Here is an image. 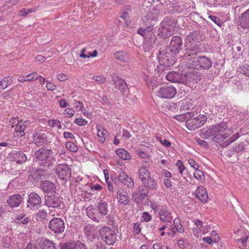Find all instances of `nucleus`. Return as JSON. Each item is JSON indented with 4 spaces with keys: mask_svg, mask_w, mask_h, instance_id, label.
<instances>
[{
    "mask_svg": "<svg viewBox=\"0 0 249 249\" xmlns=\"http://www.w3.org/2000/svg\"><path fill=\"white\" fill-rule=\"evenodd\" d=\"M184 54V58L188 60V64L190 68L196 69L208 70L212 67V62L207 57L196 56V53Z\"/></svg>",
    "mask_w": 249,
    "mask_h": 249,
    "instance_id": "obj_1",
    "label": "nucleus"
},
{
    "mask_svg": "<svg viewBox=\"0 0 249 249\" xmlns=\"http://www.w3.org/2000/svg\"><path fill=\"white\" fill-rule=\"evenodd\" d=\"M35 156L39 164L43 166L52 167L56 161L53 151L46 148H41L36 151Z\"/></svg>",
    "mask_w": 249,
    "mask_h": 249,
    "instance_id": "obj_2",
    "label": "nucleus"
},
{
    "mask_svg": "<svg viewBox=\"0 0 249 249\" xmlns=\"http://www.w3.org/2000/svg\"><path fill=\"white\" fill-rule=\"evenodd\" d=\"M169 47H162L159 51L157 59L161 65L165 67H170L175 63L174 54Z\"/></svg>",
    "mask_w": 249,
    "mask_h": 249,
    "instance_id": "obj_3",
    "label": "nucleus"
},
{
    "mask_svg": "<svg viewBox=\"0 0 249 249\" xmlns=\"http://www.w3.org/2000/svg\"><path fill=\"white\" fill-rule=\"evenodd\" d=\"M139 177L143 184L149 187L150 190H155L157 189V184L153 178L150 176L149 170L144 167L140 168L139 171Z\"/></svg>",
    "mask_w": 249,
    "mask_h": 249,
    "instance_id": "obj_4",
    "label": "nucleus"
},
{
    "mask_svg": "<svg viewBox=\"0 0 249 249\" xmlns=\"http://www.w3.org/2000/svg\"><path fill=\"white\" fill-rule=\"evenodd\" d=\"M99 233L102 240L108 245H113L116 240L114 231L108 227H104L100 229Z\"/></svg>",
    "mask_w": 249,
    "mask_h": 249,
    "instance_id": "obj_5",
    "label": "nucleus"
},
{
    "mask_svg": "<svg viewBox=\"0 0 249 249\" xmlns=\"http://www.w3.org/2000/svg\"><path fill=\"white\" fill-rule=\"evenodd\" d=\"M173 30V28L171 25L170 20L168 18H165L160 23L158 35L161 38L165 39L172 36Z\"/></svg>",
    "mask_w": 249,
    "mask_h": 249,
    "instance_id": "obj_6",
    "label": "nucleus"
},
{
    "mask_svg": "<svg viewBox=\"0 0 249 249\" xmlns=\"http://www.w3.org/2000/svg\"><path fill=\"white\" fill-rule=\"evenodd\" d=\"M176 88L171 85H165L160 87L156 92L157 95L163 98H172L176 94Z\"/></svg>",
    "mask_w": 249,
    "mask_h": 249,
    "instance_id": "obj_7",
    "label": "nucleus"
},
{
    "mask_svg": "<svg viewBox=\"0 0 249 249\" xmlns=\"http://www.w3.org/2000/svg\"><path fill=\"white\" fill-rule=\"evenodd\" d=\"M55 172L59 179L68 180L71 177V169L68 164H59L56 167Z\"/></svg>",
    "mask_w": 249,
    "mask_h": 249,
    "instance_id": "obj_8",
    "label": "nucleus"
},
{
    "mask_svg": "<svg viewBox=\"0 0 249 249\" xmlns=\"http://www.w3.org/2000/svg\"><path fill=\"white\" fill-rule=\"evenodd\" d=\"M42 202L41 197L37 193L32 192L28 195L26 208L36 210L41 206Z\"/></svg>",
    "mask_w": 249,
    "mask_h": 249,
    "instance_id": "obj_9",
    "label": "nucleus"
},
{
    "mask_svg": "<svg viewBox=\"0 0 249 249\" xmlns=\"http://www.w3.org/2000/svg\"><path fill=\"white\" fill-rule=\"evenodd\" d=\"M207 120V118L206 116L199 115L191 120L187 121L186 125L189 130H194L203 125L206 122Z\"/></svg>",
    "mask_w": 249,
    "mask_h": 249,
    "instance_id": "obj_10",
    "label": "nucleus"
},
{
    "mask_svg": "<svg viewBox=\"0 0 249 249\" xmlns=\"http://www.w3.org/2000/svg\"><path fill=\"white\" fill-rule=\"evenodd\" d=\"M111 78L115 85V88L119 90L123 95H127L129 89L125 81L122 78H119L115 73L111 75Z\"/></svg>",
    "mask_w": 249,
    "mask_h": 249,
    "instance_id": "obj_11",
    "label": "nucleus"
},
{
    "mask_svg": "<svg viewBox=\"0 0 249 249\" xmlns=\"http://www.w3.org/2000/svg\"><path fill=\"white\" fill-rule=\"evenodd\" d=\"M152 12L153 13L157 15L159 12V10H157L156 8L153 7L152 11L147 13V15L144 16L142 18L143 22L145 23H150V25L147 26L145 28H144L147 34L154 33L152 31L154 24L152 22L157 20V17L152 14Z\"/></svg>",
    "mask_w": 249,
    "mask_h": 249,
    "instance_id": "obj_12",
    "label": "nucleus"
},
{
    "mask_svg": "<svg viewBox=\"0 0 249 249\" xmlns=\"http://www.w3.org/2000/svg\"><path fill=\"white\" fill-rule=\"evenodd\" d=\"M12 127L14 128L15 132L14 134L16 137H22L25 135L24 130L26 127L25 124V122H19L16 118H13L11 120Z\"/></svg>",
    "mask_w": 249,
    "mask_h": 249,
    "instance_id": "obj_13",
    "label": "nucleus"
},
{
    "mask_svg": "<svg viewBox=\"0 0 249 249\" xmlns=\"http://www.w3.org/2000/svg\"><path fill=\"white\" fill-rule=\"evenodd\" d=\"M49 228L54 233H61L65 229L64 221L59 218H53L49 222Z\"/></svg>",
    "mask_w": 249,
    "mask_h": 249,
    "instance_id": "obj_14",
    "label": "nucleus"
},
{
    "mask_svg": "<svg viewBox=\"0 0 249 249\" xmlns=\"http://www.w3.org/2000/svg\"><path fill=\"white\" fill-rule=\"evenodd\" d=\"M168 81L174 83H184L186 81V76L179 72L171 71L166 75Z\"/></svg>",
    "mask_w": 249,
    "mask_h": 249,
    "instance_id": "obj_15",
    "label": "nucleus"
},
{
    "mask_svg": "<svg viewBox=\"0 0 249 249\" xmlns=\"http://www.w3.org/2000/svg\"><path fill=\"white\" fill-rule=\"evenodd\" d=\"M182 45V40L180 36H176L172 38L170 41V46H165L169 47L171 51L175 54L178 53L181 49Z\"/></svg>",
    "mask_w": 249,
    "mask_h": 249,
    "instance_id": "obj_16",
    "label": "nucleus"
},
{
    "mask_svg": "<svg viewBox=\"0 0 249 249\" xmlns=\"http://www.w3.org/2000/svg\"><path fill=\"white\" fill-rule=\"evenodd\" d=\"M61 202L60 197L56 195L47 196L45 198V205L48 207L57 208L60 206Z\"/></svg>",
    "mask_w": 249,
    "mask_h": 249,
    "instance_id": "obj_17",
    "label": "nucleus"
},
{
    "mask_svg": "<svg viewBox=\"0 0 249 249\" xmlns=\"http://www.w3.org/2000/svg\"><path fill=\"white\" fill-rule=\"evenodd\" d=\"M86 212L89 217L94 221L99 222L104 220V216H102L98 209L94 208L92 206L87 207Z\"/></svg>",
    "mask_w": 249,
    "mask_h": 249,
    "instance_id": "obj_18",
    "label": "nucleus"
},
{
    "mask_svg": "<svg viewBox=\"0 0 249 249\" xmlns=\"http://www.w3.org/2000/svg\"><path fill=\"white\" fill-rule=\"evenodd\" d=\"M171 228L170 231L167 233L172 237H174L177 232L183 233L184 231L179 218H175L174 220L173 225L171 226Z\"/></svg>",
    "mask_w": 249,
    "mask_h": 249,
    "instance_id": "obj_19",
    "label": "nucleus"
},
{
    "mask_svg": "<svg viewBox=\"0 0 249 249\" xmlns=\"http://www.w3.org/2000/svg\"><path fill=\"white\" fill-rule=\"evenodd\" d=\"M40 188L43 192L46 193H53L55 192L56 187L54 183L49 180H44L41 182Z\"/></svg>",
    "mask_w": 249,
    "mask_h": 249,
    "instance_id": "obj_20",
    "label": "nucleus"
},
{
    "mask_svg": "<svg viewBox=\"0 0 249 249\" xmlns=\"http://www.w3.org/2000/svg\"><path fill=\"white\" fill-rule=\"evenodd\" d=\"M22 199L19 194H14L9 197L7 203L11 208L17 207L20 204Z\"/></svg>",
    "mask_w": 249,
    "mask_h": 249,
    "instance_id": "obj_21",
    "label": "nucleus"
},
{
    "mask_svg": "<svg viewBox=\"0 0 249 249\" xmlns=\"http://www.w3.org/2000/svg\"><path fill=\"white\" fill-rule=\"evenodd\" d=\"M33 141L35 144L40 146L47 142V137L44 134L35 132L33 134Z\"/></svg>",
    "mask_w": 249,
    "mask_h": 249,
    "instance_id": "obj_22",
    "label": "nucleus"
},
{
    "mask_svg": "<svg viewBox=\"0 0 249 249\" xmlns=\"http://www.w3.org/2000/svg\"><path fill=\"white\" fill-rule=\"evenodd\" d=\"M119 180L124 185L128 187H133L134 186V181L132 178L129 177L124 173H121L118 177Z\"/></svg>",
    "mask_w": 249,
    "mask_h": 249,
    "instance_id": "obj_23",
    "label": "nucleus"
},
{
    "mask_svg": "<svg viewBox=\"0 0 249 249\" xmlns=\"http://www.w3.org/2000/svg\"><path fill=\"white\" fill-rule=\"evenodd\" d=\"M185 76H186V80H189L193 83H197L202 79L200 73L197 71L189 72L186 74Z\"/></svg>",
    "mask_w": 249,
    "mask_h": 249,
    "instance_id": "obj_24",
    "label": "nucleus"
},
{
    "mask_svg": "<svg viewBox=\"0 0 249 249\" xmlns=\"http://www.w3.org/2000/svg\"><path fill=\"white\" fill-rule=\"evenodd\" d=\"M238 22L241 27L249 28V9L239 18Z\"/></svg>",
    "mask_w": 249,
    "mask_h": 249,
    "instance_id": "obj_25",
    "label": "nucleus"
},
{
    "mask_svg": "<svg viewBox=\"0 0 249 249\" xmlns=\"http://www.w3.org/2000/svg\"><path fill=\"white\" fill-rule=\"evenodd\" d=\"M196 196L203 203L206 202L208 196L206 189L203 186L198 187L196 190Z\"/></svg>",
    "mask_w": 249,
    "mask_h": 249,
    "instance_id": "obj_26",
    "label": "nucleus"
},
{
    "mask_svg": "<svg viewBox=\"0 0 249 249\" xmlns=\"http://www.w3.org/2000/svg\"><path fill=\"white\" fill-rule=\"evenodd\" d=\"M159 215L160 220L164 222L170 223L173 219L171 213L164 209L160 211Z\"/></svg>",
    "mask_w": 249,
    "mask_h": 249,
    "instance_id": "obj_27",
    "label": "nucleus"
},
{
    "mask_svg": "<svg viewBox=\"0 0 249 249\" xmlns=\"http://www.w3.org/2000/svg\"><path fill=\"white\" fill-rule=\"evenodd\" d=\"M40 243L42 246L41 249H57L56 244L49 239H41Z\"/></svg>",
    "mask_w": 249,
    "mask_h": 249,
    "instance_id": "obj_28",
    "label": "nucleus"
},
{
    "mask_svg": "<svg viewBox=\"0 0 249 249\" xmlns=\"http://www.w3.org/2000/svg\"><path fill=\"white\" fill-rule=\"evenodd\" d=\"M166 7L167 11L171 13L180 12L182 10L180 5L177 3H170L167 4Z\"/></svg>",
    "mask_w": 249,
    "mask_h": 249,
    "instance_id": "obj_29",
    "label": "nucleus"
},
{
    "mask_svg": "<svg viewBox=\"0 0 249 249\" xmlns=\"http://www.w3.org/2000/svg\"><path fill=\"white\" fill-rule=\"evenodd\" d=\"M13 154L15 160L17 161V163L18 164L26 161L27 160L25 154L22 152L17 151L13 153Z\"/></svg>",
    "mask_w": 249,
    "mask_h": 249,
    "instance_id": "obj_30",
    "label": "nucleus"
},
{
    "mask_svg": "<svg viewBox=\"0 0 249 249\" xmlns=\"http://www.w3.org/2000/svg\"><path fill=\"white\" fill-rule=\"evenodd\" d=\"M107 208L108 204L105 201H101L98 204V210L100 214L102 215V216L108 214V210Z\"/></svg>",
    "mask_w": 249,
    "mask_h": 249,
    "instance_id": "obj_31",
    "label": "nucleus"
},
{
    "mask_svg": "<svg viewBox=\"0 0 249 249\" xmlns=\"http://www.w3.org/2000/svg\"><path fill=\"white\" fill-rule=\"evenodd\" d=\"M116 153L123 160H128L130 159L129 153L124 149H117L116 150Z\"/></svg>",
    "mask_w": 249,
    "mask_h": 249,
    "instance_id": "obj_32",
    "label": "nucleus"
},
{
    "mask_svg": "<svg viewBox=\"0 0 249 249\" xmlns=\"http://www.w3.org/2000/svg\"><path fill=\"white\" fill-rule=\"evenodd\" d=\"M117 197L118 199L119 202L124 204V205H126L129 203V201L127 195L123 194L120 191L117 192Z\"/></svg>",
    "mask_w": 249,
    "mask_h": 249,
    "instance_id": "obj_33",
    "label": "nucleus"
},
{
    "mask_svg": "<svg viewBox=\"0 0 249 249\" xmlns=\"http://www.w3.org/2000/svg\"><path fill=\"white\" fill-rule=\"evenodd\" d=\"M216 133H217V132L215 126L202 132V135L205 139H207L213 136H214Z\"/></svg>",
    "mask_w": 249,
    "mask_h": 249,
    "instance_id": "obj_34",
    "label": "nucleus"
},
{
    "mask_svg": "<svg viewBox=\"0 0 249 249\" xmlns=\"http://www.w3.org/2000/svg\"><path fill=\"white\" fill-rule=\"evenodd\" d=\"M114 55L117 59L123 62H127L128 60V55L125 52L119 51L115 53Z\"/></svg>",
    "mask_w": 249,
    "mask_h": 249,
    "instance_id": "obj_35",
    "label": "nucleus"
},
{
    "mask_svg": "<svg viewBox=\"0 0 249 249\" xmlns=\"http://www.w3.org/2000/svg\"><path fill=\"white\" fill-rule=\"evenodd\" d=\"M229 136L230 133H225L223 135L218 133L213 138L212 140L216 143H221L225 140Z\"/></svg>",
    "mask_w": 249,
    "mask_h": 249,
    "instance_id": "obj_36",
    "label": "nucleus"
},
{
    "mask_svg": "<svg viewBox=\"0 0 249 249\" xmlns=\"http://www.w3.org/2000/svg\"><path fill=\"white\" fill-rule=\"evenodd\" d=\"M46 175V171L44 169H37L36 170L33 174V178L35 179L38 180L39 179L43 178H45Z\"/></svg>",
    "mask_w": 249,
    "mask_h": 249,
    "instance_id": "obj_37",
    "label": "nucleus"
},
{
    "mask_svg": "<svg viewBox=\"0 0 249 249\" xmlns=\"http://www.w3.org/2000/svg\"><path fill=\"white\" fill-rule=\"evenodd\" d=\"M148 189H150L149 187L146 186L145 184H143V185L140 186L139 187L138 191L142 199L147 196L148 193Z\"/></svg>",
    "mask_w": 249,
    "mask_h": 249,
    "instance_id": "obj_38",
    "label": "nucleus"
},
{
    "mask_svg": "<svg viewBox=\"0 0 249 249\" xmlns=\"http://www.w3.org/2000/svg\"><path fill=\"white\" fill-rule=\"evenodd\" d=\"M239 137L238 133H235L232 137L229 138L225 142H224L221 145L222 147H226L229 145L230 143L237 140Z\"/></svg>",
    "mask_w": 249,
    "mask_h": 249,
    "instance_id": "obj_39",
    "label": "nucleus"
},
{
    "mask_svg": "<svg viewBox=\"0 0 249 249\" xmlns=\"http://www.w3.org/2000/svg\"><path fill=\"white\" fill-rule=\"evenodd\" d=\"M96 128L98 131L97 136L100 139V141L103 143L105 141V138L104 136L107 133V131L104 129H103V130L101 131L100 129V126L98 125H97Z\"/></svg>",
    "mask_w": 249,
    "mask_h": 249,
    "instance_id": "obj_40",
    "label": "nucleus"
},
{
    "mask_svg": "<svg viewBox=\"0 0 249 249\" xmlns=\"http://www.w3.org/2000/svg\"><path fill=\"white\" fill-rule=\"evenodd\" d=\"M216 129L217 133H221L224 132L227 128V123L226 122H222L221 123L214 126Z\"/></svg>",
    "mask_w": 249,
    "mask_h": 249,
    "instance_id": "obj_41",
    "label": "nucleus"
},
{
    "mask_svg": "<svg viewBox=\"0 0 249 249\" xmlns=\"http://www.w3.org/2000/svg\"><path fill=\"white\" fill-rule=\"evenodd\" d=\"M34 75H35V74L30 73L28 74L26 76H19L18 80L20 83H23L26 81H32L34 80Z\"/></svg>",
    "mask_w": 249,
    "mask_h": 249,
    "instance_id": "obj_42",
    "label": "nucleus"
},
{
    "mask_svg": "<svg viewBox=\"0 0 249 249\" xmlns=\"http://www.w3.org/2000/svg\"><path fill=\"white\" fill-rule=\"evenodd\" d=\"M11 83L9 77H5L0 81V89L3 90L5 89Z\"/></svg>",
    "mask_w": 249,
    "mask_h": 249,
    "instance_id": "obj_43",
    "label": "nucleus"
},
{
    "mask_svg": "<svg viewBox=\"0 0 249 249\" xmlns=\"http://www.w3.org/2000/svg\"><path fill=\"white\" fill-rule=\"evenodd\" d=\"M66 148L70 151L75 152L77 151L78 148L76 144H75L73 142H68L66 144Z\"/></svg>",
    "mask_w": 249,
    "mask_h": 249,
    "instance_id": "obj_44",
    "label": "nucleus"
},
{
    "mask_svg": "<svg viewBox=\"0 0 249 249\" xmlns=\"http://www.w3.org/2000/svg\"><path fill=\"white\" fill-rule=\"evenodd\" d=\"M150 39H144V42L145 45L149 49L152 48L154 47L156 43V37H153V38H149Z\"/></svg>",
    "mask_w": 249,
    "mask_h": 249,
    "instance_id": "obj_45",
    "label": "nucleus"
},
{
    "mask_svg": "<svg viewBox=\"0 0 249 249\" xmlns=\"http://www.w3.org/2000/svg\"><path fill=\"white\" fill-rule=\"evenodd\" d=\"M209 18L219 27L222 26L223 24V21L217 17L211 15L209 16Z\"/></svg>",
    "mask_w": 249,
    "mask_h": 249,
    "instance_id": "obj_46",
    "label": "nucleus"
},
{
    "mask_svg": "<svg viewBox=\"0 0 249 249\" xmlns=\"http://www.w3.org/2000/svg\"><path fill=\"white\" fill-rule=\"evenodd\" d=\"M84 231L85 235L89 237L93 233V228L91 225H88L84 228Z\"/></svg>",
    "mask_w": 249,
    "mask_h": 249,
    "instance_id": "obj_47",
    "label": "nucleus"
},
{
    "mask_svg": "<svg viewBox=\"0 0 249 249\" xmlns=\"http://www.w3.org/2000/svg\"><path fill=\"white\" fill-rule=\"evenodd\" d=\"M47 216V213L45 210L39 211L36 213L37 220L45 219Z\"/></svg>",
    "mask_w": 249,
    "mask_h": 249,
    "instance_id": "obj_48",
    "label": "nucleus"
},
{
    "mask_svg": "<svg viewBox=\"0 0 249 249\" xmlns=\"http://www.w3.org/2000/svg\"><path fill=\"white\" fill-rule=\"evenodd\" d=\"M62 249H74V242H66L61 245Z\"/></svg>",
    "mask_w": 249,
    "mask_h": 249,
    "instance_id": "obj_49",
    "label": "nucleus"
},
{
    "mask_svg": "<svg viewBox=\"0 0 249 249\" xmlns=\"http://www.w3.org/2000/svg\"><path fill=\"white\" fill-rule=\"evenodd\" d=\"M245 149V145L243 142H241L233 147V151L236 153H239Z\"/></svg>",
    "mask_w": 249,
    "mask_h": 249,
    "instance_id": "obj_50",
    "label": "nucleus"
},
{
    "mask_svg": "<svg viewBox=\"0 0 249 249\" xmlns=\"http://www.w3.org/2000/svg\"><path fill=\"white\" fill-rule=\"evenodd\" d=\"M194 177L199 180H201L204 178V173L200 170L196 171L194 173Z\"/></svg>",
    "mask_w": 249,
    "mask_h": 249,
    "instance_id": "obj_51",
    "label": "nucleus"
},
{
    "mask_svg": "<svg viewBox=\"0 0 249 249\" xmlns=\"http://www.w3.org/2000/svg\"><path fill=\"white\" fill-rule=\"evenodd\" d=\"M74 123L79 126H85L88 124V121L82 118H77L76 119Z\"/></svg>",
    "mask_w": 249,
    "mask_h": 249,
    "instance_id": "obj_52",
    "label": "nucleus"
},
{
    "mask_svg": "<svg viewBox=\"0 0 249 249\" xmlns=\"http://www.w3.org/2000/svg\"><path fill=\"white\" fill-rule=\"evenodd\" d=\"M197 37V34L196 31H194L191 32L189 35H188L187 37V41H189L190 43L192 41H194L196 39Z\"/></svg>",
    "mask_w": 249,
    "mask_h": 249,
    "instance_id": "obj_53",
    "label": "nucleus"
},
{
    "mask_svg": "<svg viewBox=\"0 0 249 249\" xmlns=\"http://www.w3.org/2000/svg\"><path fill=\"white\" fill-rule=\"evenodd\" d=\"M74 249H87L86 245L80 241L74 242Z\"/></svg>",
    "mask_w": 249,
    "mask_h": 249,
    "instance_id": "obj_54",
    "label": "nucleus"
},
{
    "mask_svg": "<svg viewBox=\"0 0 249 249\" xmlns=\"http://www.w3.org/2000/svg\"><path fill=\"white\" fill-rule=\"evenodd\" d=\"M157 139L158 141H159L163 145L166 147H169L171 146V142L167 140H162V139L160 137H157Z\"/></svg>",
    "mask_w": 249,
    "mask_h": 249,
    "instance_id": "obj_55",
    "label": "nucleus"
},
{
    "mask_svg": "<svg viewBox=\"0 0 249 249\" xmlns=\"http://www.w3.org/2000/svg\"><path fill=\"white\" fill-rule=\"evenodd\" d=\"M91 249H106V247L102 243L97 242L91 246Z\"/></svg>",
    "mask_w": 249,
    "mask_h": 249,
    "instance_id": "obj_56",
    "label": "nucleus"
},
{
    "mask_svg": "<svg viewBox=\"0 0 249 249\" xmlns=\"http://www.w3.org/2000/svg\"><path fill=\"white\" fill-rule=\"evenodd\" d=\"M241 72L243 73L245 75L249 77V65H243L241 68Z\"/></svg>",
    "mask_w": 249,
    "mask_h": 249,
    "instance_id": "obj_57",
    "label": "nucleus"
},
{
    "mask_svg": "<svg viewBox=\"0 0 249 249\" xmlns=\"http://www.w3.org/2000/svg\"><path fill=\"white\" fill-rule=\"evenodd\" d=\"M34 10L32 9H25L23 8L21 9L19 13H20V15L21 16H25L27 14L33 12Z\"/></svg>",
    "mask_w": 249,
    "mask_h": 249,
    "instance_id": "obj_58",
    "label": "nucleus"
},
{
    "mask_svg": "<svg viewBox=\"0 0 249 249\" xmlns=\"http://www.w3.org/2000/svg\"><path fill=\"white\" fill-rule=\"evenodd\" d=\"M93 80H95L99 84H101L105 82V79L101 76H94L92 77Z\"/></svg>",
    "mask_w": 249,
    "mask_h": 249,
    "instance_id": "obj_59",
    "label": "nucleus"
},
{
    "mask_svg": "<svg viewBox=\"0 0 249 249\" xmlns=\"http://www.w3.org/2000/svg\"><path fill=\"white\" fill-rule=\"evenodd\" d=\"M176 166L178 167L179 172L182 174L183 171L184 170V166L183 162L181 160H178L176 163Z\"/></svg>",
    "mask_w": 249,
    "mask_h": 249,
    "instance_id": "obj_60",
    "label": "nucleus"
},
{
    "mask_svg": "<svg viewBox=\"0 0 249 249\" xmlns=\"http://www.w3.org/2000/svg\"><path fill=\"white\" fill-rule=\"evenodd\" d=\"M155 81V79L154 77H151L150 79L146 81V84L148 87L151 86L154 87L156 86V83Z\"/></svg>",
    "mask_w": 249,
    "mask_h": 249,
    "instance_id": "obj_61",
    "label": "nucleus"
},
{
    "mask_svg": "<svg viewBox=\"0 0 249 249\" xmlns=\"http://www.w3.org/2000/svg\"><path fill=\"white\" fill-rule=\"evenodd\" d=\"M142 218L144 221L148 222L151 220V215L148 212H144L142 214Z\"/></svg>",
    "mask_w": 249,
    "mask_h": 249,
    "instance_id": "obj_62",
    "label": "nucleus"
},
{
    "mask_svg": "<svg viewBox=\"0 0 249 249\" xmlns=\"http://www.w3.org/2000/svg\"><path fill=\"white\" fill-rule=\"evenodd\" d=\"M174 118V119H175L176 120H177V121H178L180 122L186 121V119H185L184 113L179 114V115H176Z\"/></svg>",
    "mask_w": 249,
    "mask_h": 249,
    "instance_id": "obj_63",
    "label": "nucleus"
},
{
    "mask_svg": "<svg viewBox=\"0 0 249 249\" xmlns=\"http://www.w3.org/2000/svg\"><path fill=\"white\" fill-rule=\"evenodd\" d=\"M57 78L59 81H64L68 79V76L64 73L59 74L57 76Z\"/></svg>",
    "mask_w": 249,
    "mask_h": 249,
    "instance_id": "obj_64",
    "label": "nucleus"
}]
</instances>
